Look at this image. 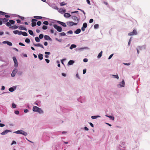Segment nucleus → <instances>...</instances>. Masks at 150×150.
Wrapping results in <instances>:
<instances>
[{
    "label": "nucleus",
    "instance_id": "1",
    "mask_svg": "<svg viewBox=\"0 0 150 150\" xmlns=\"http://www.w3.org/2000/svg\"><path fill=\"white\" fill-rule=\"evenodd\" d=\"M53 26L58 32H61L62 31V28L61 27L59 26L56 25H54Z\"/></svg>",
    "mask_w": 150,
    "mask_h": 150
},
{
    "label": "nucleus",
    "instance_id": "2",
    "mask_svg": "<svg viewBox=\"0 0 150 150\" xmlns=\"http://www.w3.org/2000/svg\"><path fill=\"white\" fill-rule=\"evenodd\" d=\"M71 18L72 19L74 20L75 22H75L76 23H77V24L78 23V22L79 21V19L76 16H72L71 17Z\"/></svg>",
    "mask_w": 150,
    "mask_h": 150
},
{
    "label": "nucleus",
    "instance_id": "3",
    "mask_svg": "<svg viewBox=\"0 0 150 150\" xmlns=\"http://www.w3.org/2000/svg\"><path fill=\"white\" fill-rule=\"evenodd\" d=\"M67 25L69 26H71L73 25H76L77 23H74L72 21H69L67 23Z\"/></svg>",
    "mask_w": 150,
    "mask_h": 150
},
{
    "label": "nucleus",
    "instance_id": "4",
    "mask_svg": "<svg viewBox=\"0 0 150 150\" xmlns=\"http://www.w3.org/2000/svg\"><path fill=\"white\" fill-rule=\"evenodd\" d=\"M18 70L16 69H14L13 71V72L11 74V76L13 77H14L16 75V74Z\"/></svg>",
    "mask_w": 150,
    "mask_h": 150
},
{
    "label": "nucleus",
    "instance_id": "5",
    "mask_svg": "<svg viewBox=\"0 0 150 150\" xmlns=\"http://www.w3.org/2000/svg\"><path fill=\"white\" fill-rule=\"evenodd\" d=\"M37 21V20L36 19H33L32 20V26L33 27H34L36 25V23L35 22H34V21Z\"/></svg>",
    "mask_w": 150,
    "mask_h": 150
},
{
    "label": "nucleus",
    "instance_id": "6",
    "mask_svg": "<svg viewBox=\"0 0 150 150\" xmlns=\"http://www.w3.org/2000/svg\"><path fill=\"white\" fill-rule=\"evenodd\" d=\"M87 24L86 23H83V26L81 28V30L83 31H84L85 30V28L87 27Z\"/></svg>",
    "mask_w": 150,
    "mask_h": 150
},
{
    "label": "nucleus",
    "instance_id": "7",
    "mask_svg": "<svg viewBox=\"0 0 150 150\" xmlns=\"http://www.w3.org/2000/svg\"><path fill=\"white\" fill-rule=\"evenodd\" d=\"M13 59L14 62L15 63V64H14L15 67H17L18 65V64L17 60L16 58V57H13Z\"/></svg>",
    "mask_w": 150,
    "mask_h": 150
},
{
    "label": "nucleus",
    "instance_id": "8",
    "mask_svg": "<svg viewBox=\"0 0 150 150\" xmlns=\"http://www.w3.org/2000/svg\"><path fill=\"white\" fill-rule=\"evenodd\" d=\"M11 131L10 130L6 129L1 133V134L2 135H4L7 134L8 133L11 132Z\"/></svg>",
    "mask_w": 150,
    "mask_h": 150
},
{
    "label": "nucleus",
    "instance_id": "9",
    "mask_svg": "<svg viewBox=\"0 0 150 150\" xmlns=\"http://www.w3.org/2000/svg\"><path fill=\"white\" fill-rule=\"evenodd\" d=\"M58 12L62 13L63 14V13H65L66 12L65 9H63L62 8H60L59 9Z\"/></svg>",
    "mask_w": 150,
    "mask_h": 150
},
{
    "label": "nucleus",
    "instance_id": "10",
    "mask_svg": "<svg viewBox=\"0 0 150 150\" xmlns=\"http://www.w3.org/2000/svg\"><path fill=\"white\" fill-rule=\"evenodd\" d=\"M39 108L36 106H34L33 108V111L37 112L38 111Z\"/></svg>",
    "mask_w": 150,
    "mask_h": 150
},
{
    "label": "nucleus",
    "instance_id": "11",
    "mask_svg": "<svg viewBox=\"0 0 150 150\" xmlns=\"http://www.w3.org/2000/svg\"><path fill=\"white\" fill-rule=\"evenodd\" d=\"M20 132V134H22L25 136H27L28 134L26 132H25L24 131L21 130Z\"/></svg>",
    "mask_w": 150,
    "mask_h": 150
},
{
    "label": "nucleus",
    "instance_id": "12",
    "mask_svg": "<svg viewBox=\"0 0 150 150\" xmlns=\"http://www.w3.org/2000/svg\"><path fill=\"white\" fill-rule=\"evenodd\" d=\"M64 16L66 18H68L71 16V15L68 13H65L64 15Z\"/></svg>",
    "mask_w": 150,
    "mask_h": 150
},
{
    "label": "nucleus",
    "instance_id": "13",
    "mask_svg": "<svg viewBox=\"0 0 150 150\" xmlns=\"http://www.w3.org/2000/svg\"><path fill=\"white\" fill-rule=\"evenodd\" d=\"M34 45L36 47H40L42 48H44L43 46L41 44L38 43V44H34Z\"/></svg>",
    "mask_w": 150,
    "mask_h": 150
},
{
    "label": "nucleus",
    "instance_id": "14",
    "mask_svg": "<svg viewBox=\"0 0 150 150\" xmlns=\"http://www.w3.org/2000/svg\"><path fill=\"white\" fill-rule=\"evenodd\" d=\"M19 29L20 30H26V31L27 30L26 28H25L23 27L22 25H20L19 27Z\"/></svg>",
    "mask_w": 150,
    "mask_h": 150
},
{
    "label": "nucleus",
    "instance_id": "15",
    "mask_svg": "<svg viewBox=\"0 0 150 150\" xmlns=\"http://www.w3.org/2000/svg\"><path fill=\"white\" fill-rule=\"evenodd\" d=\"M18 27V26L17 25H13L9 27L10 28H12L14 29H16Z\"/></svg>",
    "mask_w": 150,
    "mask_h": 150
},
{
    "label": "nucleus",
    "instance_id": "16",
    "mask_svg": "<svg viewBox=\"0 0 150 150\" xmlns=\"http://www.w3.org/2000/svg\"><path fill=\"white\" fill-rule=\"evenodd\" d=\"M38 58L40 60H42L43 58V55L41 54H39L38 55Z\"/></svg>",
    "mask_w": 150,
    "mask_h": 150
},
{
    "label": "nucleus",
    "instance_id": "17",
    "mask_svg": "<svg viewBox=\"0 0 150 150\" xmlns=\"http://www.w3.org/2000/svg\"><path fill=\"white\" fill-rule=\"evenodd\" d=\"M44 38L46 40H50L51 39L50 38L48 35H45L44 36Z\"/></svg>",
    "mask_w": 150,
    "mask_h": 150
},
{
    "label": "nucleus",
    "instance_id": "18",
    "mask_svg": "<svg viewBox=\"0 0 150 150\" xmlns=\"http://www.w3.org/2000/svg\"><path fill=\"white\" fill-rule=\"evenodd\" d=\"M81 31V30L80 29H77L75 31V33L76 34H79L80 33Z\"/></svg>",
    "mask_w": 150,
    "mask_h": 150
},
{
    "label": "nucleus",
    "instance_id": "19",
    "mask_svg": "<svg viewBox=\"0 0 150 150\" xmlns=\"http://www.w3.org/2000/svg\"><path fill=\"white\" fill-rule=\"evenodd\" d=\"M74 62V61L73 60H70L69 61L68 63V64L69 65H71L73 64Z\"/></svg>",
    "mask_w": 150,
    "mask_h": 150
},
{
    "label": "nucleus",
    "instance_id": "20",
    "mask_svg": "<svg viewBox=\"0 0 150 150\" xmlns=\"http://www.w3.org/2000/svg\"><path fill=\"white\" fill-rule=\"evenodd\" d=\"M37 112H39L40 114H42V113H43V111L40 108H39V109L38 110V111H37Z\"/></svg>",
    "mask_w": 150,
    "mask_h": 150
},
{
    "label": "nucleus",
    "instance_id": "21",
    "mask_svg": "<svg viewBox=\"0 0 150 150\" xmlns=\"http://www.w3.org/2000/svg\"><path fill=\"white\" fill-rule=\"evenodd\" d=\"M76 45L74 44H72L71 45L70 48L71 49H72L73 48H76Z\"/></svg>",
    "mask_w": 150,
    "mask_h": 150
},
{
    "label": "nucleus",
    "instance_id": "22",
    "mask_svg": "<svg viewBox=\"0 0 150 150\" xmlns=\"http://www.w3.org/2000/svg\"><path fill=\"white\" fill-rule=\"evenodd\" d=\"M2 22H7L8 21V19L6 18H2Z\"/></svg>",
    "mask_w": 150,
    "mask_h": 150
},
{
    "label": "nucleus",
    "instance_id": "23",
    "mask_svg": "<svg viewBox=\"0 0 150 150\" xmlns=\"http://www.w3.org/2000/svg\"><path fill=\"white\" fill-rule=\"evenodd\" d=\"M35 40L37 42H38L40 41V38L38 37H36L35 38Z\"/></svg>",
    "mask_w": 150,
    "mask_h": 150
},
{
    "label": "nucleus",
    "instance_id": "24",
    "mask_svg": "<svg viewBox=\"0 0 150 150\" xmlns=\"http://www.w3.org/2000/svg\"><path fill=\"white\" fill-rule=\"evenodd\" d=\"M103 53V52L102 51H101L100 53H99V54L98 56V58H100L101 56H102V53Z\"/></svg>",
    "mask_w": 150,
    "mask_h": 150
},
{
    "label": "nucleus",
    "instance_id": "25",
    "mask_svg": "<svg viewBox=\"0 0 150 150\" xmlns=\"http://www.w3.org/2000/svg\"><path fill=\"white\" fill-rule=\"evenodd\" d=\"M22 33V35L24 36H26L28 35L27 33L25 32H23Z\"/></svg>",
    "mask_w": 150,
    "mask_h": 150
},
{
    "label": "nucleus",
    "instance_id": "26",
    "mask_svg": "<svg viewBox=\"0 0 150 150\" xmlns=\"http://www.w3.org/2000/svg\"><path fill=\"white\" fill-rule=\"evenodd\" d=\"M99 117V116H91V118L93 119H94Z\"/></svg>",
    "mask_w": 150,
    "mask_h": 150
},
{
    "label": "nucleus",
    "instance_id": "27",
    "mask_svg": "<svg viewBox=\"0 0 150 150\" xmlns=\"http://www.w3.org/2000/svg\"><path fill=\"white\" fill-rule=\"evenodd\" d=\"M106 116L108 117L109 118H110L112 120H114V118L113 117L111 116H107V115H106Z\"/></svg>",
    "mask_w": 150,
    "mask_h": 150
},
{
    "label": "nucleus",
    "instance_id": "28",
    "mask_svg": "<svg viewBox=\"0 0 150 150\" xmlns=\"http://www.w3.org/2000/svg\"><path fill=\"white\" fill-rule=\"evenodd\" d=\"M25 41L26 42L29 43H30V41L29 39L28 38H26L25 40Z\"/></svg>",
    "mask_w": 150,
    "mask_h": 150
},
{
    "label": "nucleus",
    "instance_id": "29",
    "mask_svg": "<svg viewBox=\"0 0 150 150\" xmlns=\"http://www.w3.org/2000/svg\"><path fill=\"white\" fill-rule=\"evenodd\" d=\"M9 21L10 22L11 24H14L15 23V21L13 20H10Z\"/></svg>",
    "mask_w": 150,
    "mask_h": 150
},
{
    "label": "nucleus",
    "instance_id": "30",
    "mask_svg": "<svg viewBox=\"0 0 150 150\" xmlns=\"http://www.w3.org/2000/svg\"><path fill=\"white\" fill-rule=\"evenodd\" d=\"M6 44L9 46H11L12 45V44L11 42L7 41V42H6Z\"/></svg>",
    "mask_w": 150,
    "mask_h": 150
},
{
    "label": "nucleus",
    "instance_id": "31",
    "mask_svg": "<svg viewBox=\"0 0 150 150\" xmlns=\"http://www.w3.org/2000/svg\"><path fill=\"white\" fill-rule=\"evenodd\" d=\"M6 25L8 27H10L11 25V24L9 22H7Z\"/></svg>",
    "mask_w": 150,
    "mask_h": 150
},
{
    "label": "nucleus",
    "instance_id": "32",
    "mask_svg": "<svg viewBox=\"0 0 150 150\" xmlns=\"http://www.w3.org/2000/svg\"><path fill=\"white\" fill-rule=\"evenodd\" d=\"M34 18L37 19L42 18V17L39 16H34Z\"/></svg>",
    "mask_w": 150,
    "mask_h": 150
},
{
    "label": "nucleus",
    "instance_id": "33",
    "mask_svg": "<svg viewBox=\"0 0 150 150\" xmlns=\"http://www.w3.org/2000/svg\"><path fill=\"white\" fill-rule=\"evenodd\" d=\"M132 32L134 35H136L137 34V31L135 30H134Z\"/></svg>",
    "mask_w": 150,
    "mask_h": 150
},
{
    "label": "nucleus",
    "instance_id": "34",
    "mask_svg": "<svg viewBox=\"0 0 150 150\" xmlns=\"http://www.w3.org/2000/svg\"><path fill=\"white\" fill-rule=\"evenodd\" d=\"M28 32L31 35H33V31L32 30H28Z\"/></svg>",
    "mask_w": 150,
    "mask_h": 150
},
{
    "label": "nucleus",
    "instance_id": "35",
    "mask_svg": "<svg viewBox=\"0 0 150 150\" xmlns=\"http://www.w3.org/2000/svg\"><path fill=\"white\" fill-rule=\"evenodd\" d=\"M43 35L42 34H40L39 35V38L40 39H42L43 37Z\"/></svg>",
    "mask_w": 150,
    "mask_h": 150
},
{
    "label": "nucleus",
    "instance_id": "36",
    "mask_svg": "<svg viewBox=\"0 0 150 150\" xmlns=\"http://www.w3.org/2000/svg\"><path fill=\"white\" fill-rule=\"evenodd\" d=\"M142 47L139 46L138 47V48H137V51L138 54H139V50H141Z\"/></svg>",
    "mask_w": 150,
    "mask_h": 150
},
{
    "label": "nucleus",
    "instance_id": "37",
    "mask_svg": "<svg viewBox=\"0 0 150 150\" xmlns=\"http://www.w3.org/2000/svg\"><path fill=\"white\" fill-rule=\"evenodd\" d=\"M43 23L45 25H48L49 24V23L47 21H44L43 22Z\"/></svg>",
    "mask_w": 150,
    "mask_h": 150
},
{
    "label": "nucleus",
    "instance_id": "38",
    "mask_svg": "<svg viewBox=\"0 0 150 150\" xmlns=\"http://www.w3.org/2000/svg\"><path fill=\"white\" fill-rule=\"evenodd\" d=\"M9 90L10 92H13L14 91V89L13 88L11 87L9 89Z\"/></svg>",
    "mask_w": 150,
    "mask_h": 150
},
{
    "label": "nucleus",
    "instance_id": "39",
    "mask_svg": "<svg viewBox=\"0 0 150 150\" xmlns=\"http://www.w3.org/2000/svg\"><path fill=\"white\" fill-rule=\"evenodd\" d=\"M61 25L64 27H65L67 26V25H66V23H65L63 22H62L61 23Z\"/></svg>",
    "mask_w": 150,
    "mask_h": 150
},
{
    "label": "nucleus",
    "instance_id": "40",
    "mask_svg": "<svg viewBox=\"0 0 150 150\" xmlns=\"http://www.w3.org/2000/svg\"><path fill=\"white\" fill-rule=\"evenodd\" d=\"M42 28L43 30H46L47 29V27L46 26L44 25L43 26Z\"/></svg>",
    "mask_w": 150,
    "mask_h": 150
},
{
    "label": "nucleus",
    "instance_id": "41",
    "mask_svg": "<svg viewBox=\"0 0 150 150\" xmlns=\"http://www.w3.org/2000/svg\"><path fill=\"white\" fill-rule=\"evenodd\" d=\"M6 14V13H5L0 11V15H4Z\"/></svg>",
    "mask_w": 150,
    "mask_h": 150
},
{
    "label": "nucleus",
    "instance_id": "42",
    "mask_svg": "<svg viewBox=\"0 0 150 150\" xmlns=\"http://www.w3.org/2000/svg\"><path fill=\"white\" fill-rule=\"evenodd\" d=\"M99 25L98 24H96L94 25V27L95 28H98Z\"/></svg>",
    "mask_w": 150,
    "mask_h": 150
},
{
    "label": "nucleus",
    "instance_id": "43",
    "mask_svg": "<svg viewBox=\"0 0 150 150\" xmlns=\"http://www.w3.org/2000/svg\"><path fill=\"white\" fill-rule=\"evenodd\" d=\"M60 35L61 36H65L66 35V34L64 32H62L60 33Z\"/></svg>",
    "mask_w": 150,
    "mask_h": 150
},
{
    "label": "nucleus",
    "instance_id": "44",
    "mask_svg": "<svg viewBox=\"0 0 150 150\" xmlns=\"http://www.w3.org/2000/svg\"><path fill=\"white\" fill-rule=\"evenodd\" d=\"M112 76H114V78H116L117 79H119V76H118L117 75H112Z\"/></svg>",
    "mask_w": 150,
    "mask_h": 150
},
{
    "label": "nucleus",
    "instance_id": "45",
    "mask_svg": "<svg viewBox=\"0 0 150 150\" xmlns=\"http://www.w3.org/2000/svg\"><path fill=\"white\" fill-rule=\"evenodd\" d=\"M18 30H14L13 31V32L14 34H18Z\"/></svg>",
    "mask_w": 150,
    "mask_h": 150
},
{
    "label": "nucleus",
    "instance_id": "46",
    "mask_svg": "<svg viewBox=\"0 0 150 150\" xmlns=\"http://www.w3.org/2000/svg\"><path fill=\"white\" fill-rule=\"evenodd\" d=\"M66 4L64 2H63L60 3V5L61 6H63L65 5Z\"/></svg>",
    "mask_w": 150,
    "mask_h": 150
},
{
    "label": "nucleus",
    "instance_id": "47",
    "mask_svg": "<svg viewBox=\"0 0 150 150\" xmlns=\"http://www.w3.org/2000/svg\"><path fill=\"white\" fill-rule=\"evenodd\" d=\"M37 25L38 26H40L41 24V22L40 21H38L37 23Z\"/></svg>",
    "mask_w": 150,
    "mask_h": 150
},
{
    "label": "nucleus",
    "instance_id": "48",
    "mask_svg": "<svg viewBox=\"0 0 150 150\" xmlns=\"http://www.w3.org/2000/svg\"><path fill=\"white\" fill-rule=\"evenodd\" d=\"M20 130H18L16 131V132H14V133H16V134H20Z\"/></svg>",
    "mask_w": 150,
    "mask_h": 150
},
{
    "label": "nucleus",
    "instance_id": "49",
    "mask_svg": "<svg viewBox=\"0 0 150 150\" xmlns=\"http://www.w3.org/2000/svg\"><path fill=\"white\" fill-rule=\"evenodd\" d=\"M67 33L72 34L73 33V32L72 30H69L67 32Z\"/></svg>",
    "mask_w": 150,
    "mask_h": 150
},
{
    "label": "nucleus",
    "instance_id": "50",
    "mask_svg": "<svg viewBox=\"0 0 150 150\" xmlns=\"http://www.w3.org/2000/svg\"><path fill=\"white\" fill-rule=\"evenodd\" d=\"M22 32L21 31H18V34L19 35H21L22 34Z\"/></svg>",
    "mask_w": 150,
    "mask_h": 150
},
{
    "label": "nucleus",
    "instance_id": "51",
    "mask_svg": "<svg viewBox=\"0 0 150 150\" xmlns=\"http://www.w3.org/2000/svg\"><path fill=\"white\" fill-rule=\"evenodd\" d=\"M83 61L84 62H88V59L86 58H85L83 59Z\"/></svg>",
    "mask_w": 150,
    "mask_h": 150
},
{
    "label": "nucleus",
    "instance_id": "52",
    "mask_svg": "<svg viewBox=\"0 0 150 150\" xmlns=\"http://www.w3.org/2000/svg\"><path fill=\"white\" fill-rule=\"evenodd\" d=\"M12 107L13 108H15L16 107V105L14 103L12 104Z\"/></svg>",
    "mask_w": 150,
    "mask_h": 150
},
{
    "label": "nucleus",
    "instance_id": "53",
    "mask_svg": "<svg viewBox=\"0 0 150 150\" xmlns=\"http://www.w3.org/2000/svg\"><path fill=\"white\" fill-rule=\"evenodd\" d=\"M93 19H91L89 20V23H91L93 22Z\"/></svg>",
    "mask_w": 150,
    "mask_h": 150
},
{
    "label": "nucleus",
    "instance_id": "54",
    "mask_svg": "<svg viewBox=\"0 0 150 150\" xmlns=\"http://www.w3.org/2000/svg\"><path fill=\"white\" fill-rule=\"evenodd\" d=\"M128 35H129V36H132V35H134L132 33V32H130V33H129L128 34Z\"/></svg>",
    "mask_w": 150,
    "mask_h": 150
},
{
    "label": "nucleus",
    "instance_id": "55",
    "mask_svg": "<svg viewBox=\"0 0 150 150\" xmlns=\"http://www.w3.org/2000/svg\"><path fill=\"white\" fill-rule=\"evenodd\" d=\"M86 69H84L83 70V74H84L86 73Z\"/></svg>",
    "mask_w": 150,
    "mask_h": 150
},
{
    "label": "nucleus",
    "instance_id": "56",
    "mask_svg": "<svg viewBox=\"0 0 150 150\" xmlns=\"http://www.w3.org/2000/svg\"><path fill=\"white\" fill-rule=\"evenodd\" d=\"M5 126V125L2 123H0V127H3Z\"/></svg>",
    "mask_w": 150,
    "mask_h": 150
},
{
    "label": "nucleus",
    "instance_id": "57",
    "mask_svg": "<svg viewBox=\"0 0 150 150\" xmlns=\"http://www.w3.org/2000/svg\"><path fill=\"white\" fill-rule=\"evenodd\" d=\"M15 113L17 115L19 113V112L18 110H16L15 112Z\"/></svg>",
    "mask_w": 150,
    "mask_h": 150
},
{
    "label": "nucleus",
    "instance_id": "58",
    "mask_svg": "<svg viewBox=\"0 0 150 150\" xmlns=\"http://www.w3.org/2000/svg\"><path fill=\"white\" fill-rule=\"evenodd\" d=\"M19 44L21 46H25V45L21 42H19Z\"/></svg>",
    "mask_w": 150,
    "mask_h": 150
},
{
    "label": "nucleus",
    "instance_id": "59",
    "mask_svg": "<svg viewBox=\"0 0 150 150\" xmlns=\"http://www.w3.org/2000/svg\"><path fill=\"white\" fill-rule=\"evenodd\" d=\"M113 55V54H111L110 56L109 57H108V59H110L112 58V57Z\"/></svg>",
    "mask_w": 150,
    "mask_h": 150
},
{
    "label": "nucleus",
    "instance_id": "60",
    "mask_svg": "<svg viewBox=\"0 0 150 150\" xmlns=\"http://www.w3.org/2000/svg\"><path fill=\"white\" fill-rule=\"evenodd\" d=\"M45 54L48 55H49L50 53V52H45Z\"/></svg>",
    "mask_w": 150,
    "mask_h": 150
},
{
    "label": "nucleus",
    "instance_id": "61",
    "mask_svg": "<svg viewBox=\"0 0 150 150\" xmlns=\"http://www.w3.org/2000/svg\"><path fill=\"white\" fill-rule=\"evenodd\" d=\"M89 124L92 127H94L92 123L90 122Z\"/></svg>",
    "mask_w": 150,
    "mask_h": 150
},
{
    "label": "nucleus",
    "instance_id": "62",
    "mask_svg": "<svg viewBox=\"0 0 150 150\" xmlns=\"http://www.w3.org/2000/svg\"><path fill=\"white\" fill-rule=\"evenodd\" d=\"M28 111V110L27 109H25L24 110V112L25 113H27Z\"/></svg>",
    "mask_w": 150,
    "mask_h": 150
},
{
    "label": "nucleus",
    "instance_id": "63",
    "mask_svg": "<svg viewBox=\"0 0 150 150\" xmlns=\"http://www.w3.org/2000/svg\"><path fill=\"white\" fill-rule=\"evenodd\" d=\"M45 60L47 63H48L50 62V60L48 59H45Z\"/></svg>",
    "mask_w": 150,
    "mask_h": 150
},
{
    "label": "nucleus",
    "instance_id": "64",
    "mask_svg": "<svg viewBox=\"0 0 150 150\" xmlns=\"http://www.w3.org/2000/svg\"><path fill=\"white\" fill-rule=\"evenodd\" d=\"M19 18L22 20H24L25 19V18L23 17L19 16Z\"/></svg>",
    "mask_w": 150,
    "mask_h": 150
}]
</instances>
